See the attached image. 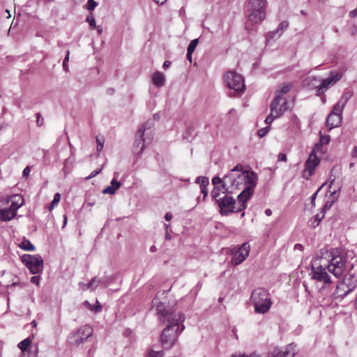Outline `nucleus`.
<instances>
[{
  "mask_svg": "<svg viewBox=\"0 0 357 357\" xmlns=\"http://www.w3.org/2000/svg\"><path fill=\"white\" fill-rule=\"evenodd\" d=\"M170 319H167L166 328L162 331L160 335V340L162 347L165 349H170L176 343L178 335L185 329L183 324L185 317L182 313H178L175 316H172Z\"/></svg>",
  "mask_w": 357,
  "mask_h": 357,
  "instance_id": "obj_1",
  "label": "nucleus"
},
{
  "mask_svg": "<svg viewBox=\"0 0 357 357\" xmlns=\"http://www.w3.org/2000/svg\"><path fill=\"white\" fill-rule=\"evenodd\" d=\"M226 179L229 181V189H240L241 185L249 186L252 180L257 184V175L254 172H249L243 170V166L241 164L236 165L231 172L226 175Z\"/></svg>",
  "mask_w": 357,
  "mask_h": 357,
  "instance_id": "obj_2",
  "label": "nucleus"
},
{
  "mask_svg": "<svg viewBox=\"0 0 357 357\" xmlns=\"http://www.w3.org/2000/svg\"><path fill=\"white\" fill-rule=\"evenodd\" d=\"M331 257L327 265V271L335 277L340 278L346 269L347 257L341 248H331L329 251Z\"/></svg>",
  "mask_w": 357,
  "mask_h": 357,
  "instance_id": "obj_3",
  "label": "nucleus"
},
{
  "mask_svg": "<svg viewBox=\"0 0 357 357\" xmlns=\"http://www.w3.org/2000/svg\"><path fill=\"white\" fill-rule=\"evenodd\" d=\"M250 301L255 306V311L257 313L264 314L271 307L272 302L268 297V292L264 288H257L252 291Z\"/></svg>",
  "mask_w": 357,
  "mask_h": 357,
  "instance_id": "obj_4",
  "label": "nucleus"
},
{
  "mask_svg": "<svg viewBox=\"0 0 357 357\" xmlns=\"http://www.w3.org/2000/svg\"><path fill=\"white\" fill-rule=\"evenodd\" d=\"M225 83L234 91L230 92V97H235L236 93H242L245 89L244 79L242 75L234 71H229L224 75Z\"/></svg>",
  "mask_w": 357,
  "mask_h": 357,
  "instance_id": "obj_5",
  "label": "nucleus"
},
{
  "mask_svg": "<svg viewBox=\"0 0 357 357\" xmlns=\"http://www.w3.org/2000/svg\"><path fill=\"white\" fill-rule=\"evenodd\" d=\"M93 332V328L90 326H82L69 334L67 339L68 343L72 347H77L86 342L92 336Z\"/></svg>",
  "mask_w": 357,
  "mask_h": 357,
  "instance_id": "obj_6",
  "label": "nucleus"
},
{
  "mask_svg": "<svg viewBox=\"0 0 357 357\" xmlns=\"http://www.w3.org/2000/svg\"><path fill=\"white\" fill-rule=\"evenodd\" d=\"M227 193H223L224 195L216 202L220 208V213L226 216L232 213L241 211V208H238L236 206V200L232 197L228 196Z\"/></svg>",
  "mask_w": 357,
  "mask_h": 357,
  "instance_id": "obj_7",
  "label": "nucleus"
},
{
  "mask_svg": "<svg viewBox=\"0 0 357 357\" xmlns=\"http://www.w3.org/2000/svg\"><path fill=\"white\" fill-rule=\"evenodd\" d=\"M21 259L31 273L36 275L43 271V259L40 255H24Z\"/></svg>",
  "mask_w": 357,
  "mask_h": 357,
  "instance_id": "obj_8",
  "label": "nucleus"
},
{
  "mask_svg": "<svg viewBox=\"0 0 357 357\" xmlns=\"http://www.w3.org/2000/svg\"><path fill=\"white\" fill-rule=\"evenodd\" d=\"M153 139V133L147 132L146 136L138 137L137 132L135 135V140L132 146V152L137 155H140L146 145L150 144Z\"/></svg>",
  "mask_w": 357,
  "mask_h": 357,
  "instance_id": "obj_9",
  "label": "nucleus"
},
{
  "mask_svg": "<svg viewBox=\"0 0 357 357\" xmlns=\"http://www.w3.org/2000/svg\"><path fill=\"white\" fill-rule=\"evenodd\" d=\"M153 305L156 307L157 314L160 322L165 323L167 319H170L172 316L178 314L172 309H167L164 307V303L161 302L158 296H156L152 301Z\"/></svg>",
  "mask_w": 357,
  "mask_h": 357,
  "instance_id": "obj_10",
  "label": "nucleus"
},
{
  "mask_svg": "<svg viewBox=\"0 0 357 357\" xmlns=\"http://www.w3.org/2000/svg\"><path fill=\"white\" fill-rule=\"evenodd\" d=\"M311 269V278L312 280H317L318 282H322L326 284L331 283V276L326 271L327 266L323 267L321 265H319L315 267L314 265H312Z\"/></svg>",
  "mask_w": 357,
  "mask_h": 357,
  "instance_id": "obj_11",
  "label": "nucleus"
},
{
  "mask_svg": "<svg viewBox=\"0 0 357 357\" xmlns=\"http://www.w3.org/2000/svg\"><path fill=\"white\" fill-rule=\"evenodd\" d=\"M288 109L287 102L283 98L275 94L273 102L271 104V110L275 113V117L281 116Z\"/></svg>",
  "mask_w": 357,
  "mask_h": 357,
  "instance_id": "obj_12",
  "label": "nucleus"
},
{
  "mask_svg": "<svg viewBox=\"0 0 357 357\" xmlns=\"http://www.w3.org/2000/svg\"><path fill=\"white\" fill-rule=\"evenodd\" d=\"M250 182L251 185L245 187L243 191L237 197V199L238 201V208H241V211L246 208V202L252 195L254 190L257 185L253 180Z\"/></svg>",
  "mask_w": 357,
  "mask_h": 357,
  "instance_id": "obj_13",
  "label": "nucleus"
},
{
  "mask_svg": "<svg viewBox=\"0 0 357 357\" xmlns=\"http://www.w3.org/2000/svg\"><path fill=\"white\" fill-rule=\"evenodd\" d=\"M250 250V246L249 243L248 242L243 243L235 252L231 259V263L234 266H238L241 264L248 257Z\"/></svg>",
  "mask_w": 357,
  "mask_h": 357,
  "instance_id": "obj_14",
  "label": "nucleus"
},
{
  "mask_svg": "<svg viewBox=\"0 0 357 357\" xmlns=\"http://www.w3.org/2000/svg\"><path fill=\"white\" fill-rule=\"evenodd\" d=\"M10 202V205L9 208H10L13 211H15L16 214L17 209L24 204V200L22 196L20 195H14L0 199V206L8 204Z\"/></svg>",
  "mask_w": 357,
  "mask_h": 357,
  "instance_id": "obj_15",
  "label": "nucleus"
},
{
  "mask_svg": "<svg viewBox=\"0 0 357 357\" xmlns=\"http://www.w3.org/2000/svg\"><path fill=\"white\" fill-rule=\"evenodd\" d=\"M319 160L314 156L313 159H311V157L305 162V169L303 171V177L306 180L310 179V178L314 174L315 167L319 165Z\"/></svg>",
  "mask_w": 357,
  "mask_h": 357,
  "instance_id": "obj_16",
  "label": "nucleus"
},
{
  "mask_svg": "<svg viewBox=\"0 0 357 357\" xmlns=\"http://www.w3.org/2000/svg\"><path fill=\"white\" fill-rule=\"evenodd\" d=\"M296 345L291 343L285 347L284 350H280L279 348H275L271 357H288L291 355L294 357L296 355L295 348Z\"/></svg>",
  "mask_w": 357,
  "mask_h": 357,
  "instance_id": "obj_17",
  "label": "nucleus"
},
{
  "mask_svg": "<svg viewBox=\"0 0 357 357\" xmlns=\"http://www.w3.org/2000/svg\"><path fill=\"white\" fill-rule=\"evenodd\" d=\"M266 18V11L257 10L256 8H250L248 16V21L253 24H258Z\"/></svg>",
  "mask_w": 357,
  "mask_h": 357,
  "instance_id": "obj_18",
  "label": "nucleus"
},
{
  "mask_svg": "<svg viewBox=\"0 0 357 357\" xmlns=\"http://www.w3.org/2000/svg\"><path fill=\"white\" fill-rule=\"evenodd\" d=\"M342 78V75L335 72H331L330 76L324 79H321L319 84L327 90L330 86H333Z\"/></svg>",
  "mask_w": 357,
  "mask_h": 357,
  "instance_id": "obj_19",
  "label": "nucleus"
},
{
  "mask_svg": "<svg viewBox=\"0 0 357 357\" xmlns=\"http://www.w3.org/2000/svg\"><path fill=\"white\" fill-rule=\"evenodd\" d=\"M347 286L345 284L340 282L337 284L335 290L333 294V299L342 301L345 298L346 296L349 294L351 292H347Z\"/></svg>",
  "mask_w": 357,
  "mask_h": 357,
  "instance_id": "obj_20",
  "label": "nucleus"
},
{
  "mask_svg": "<svg viewBox=\"0 0 357 357\" xmlns=\"http://www.w3.org/2000/svg\"><path fill=\"white\" fill-rule=\"evenodd\" d=\"M342 116L334 115L333 114H329L326 119V125L329 130L340 126L342 122Z\"/></svg>",
  "mask_w": 357,
  "mask_h": 357,
  "instance_id": "obj_21",
  "label": "nucleus"
},
{
  "mask_svg": "<svg viewBox=\"0 0 357 357\" xmlns=\"http://www.w3.org/2000/svg\"><path fill=\"white\" fill-rule=\"evenodd\" d=\"M342 284H345L347 286V292H352L357 287V280L354 277V275H346L343 280L341 282Z\"/></svg>",
  "mask_w": 357,
  "mask_h": 357,
  "instance_id": "obj_22",
  "label": "nucleus"
},
{
  "mask_svg": "<svg viewBox=\"0 0 357 357\" xmlns=\"http://www.w3.org/2000/svg\"><path fill=\"white\" fill-rule=\"evenodd\" d=\"M212 183L214 186H219L220 185L222 188L224 190L222 193L229 192V181L226 179V175L222 178H220L218 176H215L212 178Z\"/></svg>",
  "mask_w": 357,
  "mask_h": 357,
  "instance_id": "obj_23",
  "label": "nucleus"
},
{
  "mask_svg": "<svg viewBox=\"0 0 357 357\" xmlns=\"http://www.w3.org/2000/svg\"><path fill=\"white\" fill-rule=\"evenodd\" d=\"M16 215L15 211L10 208H0V220L3 222L9 221Z\"/></svg>",
  "mask_w": 357,
  "mask_h": 357,
  "instance_id": "obj_24",
  "label": "nucleus"
},
{
  "mask_svg": "<svg viewBox=\"0 0 357 357\" xmlns=\"http://www.w3.org/2000/svg\"><path fill=\"white\" fill-rule=\"evenodd\" d=\"M321 82V79H319L318 77L316 76H310L306 77L303 80V86L305 87H307L310 89H315L318 85L319 84V82Z\"/></svg>",
  "mask_w": 357,
  "mask_h": 357,
  "instance_id": "obj_25",
  "label": "nucleus"
},
{
  "mask_svg": "<svg viewBox=\"0 0 357 357\" xmlns=\"http://www.w3.org/2000/svg\"><path fill=\"white\" fill-rule=\"evenodd\" d=\"M153 126V121L149 120L146 121L137 131L138 137L146 136L147 132L153 133L152 127Z\"/></svg>",
  "mask_w": 357,
  "mask_h": 357,
  "instance_id": "obj_26",
  "label": "nucleus"
},
{
  "mask_svg": "<svg viewBox=\"0 0 357 357\" xmlns=\"http://www.w3.org/2000/svg\"><path fill=\"white\" fill-rule=\"evenodd\" d=\"M153 84L158 88L163 86L165 84V77L160 71H156L152 76Z\"/></svg>",
  "mask_w": 357,
  "mask_h": 357,
  "instance_id": "obj_27",
  "label": "nucleus"
},
{
  "mask_svg": "<svg viewBox=\"0 0 357 357\" xmlns=\"http://www.w3.org/2000/svg\"><path fill=\"white\" fill-rule=\"evenodd\" d=\"M266 0H250V8H256L257 10L266 11Z\"/></svg>",
  "mask_w": 357,
  "mask_h": 357,
  "instance_id": "obj_28",
  "label": "nucleus"
},
{
  "mask_svg": "<svg viewBox=\"0 0 357 357\" xmlns=\"http://www.w3.org/2000/svg\"><path fill=\"white\" fill-rule=\"evenodd\" d=\"M291 84L289 83H284L281 87L276 91L275 94L279 95L280 97H283L284 95L289 93L291 89Z\"/></svg>",
  "mask_w": 357,
  "mask_h": 357,
  "instance_id": "obj_29",
  "label": "nucleus"
},
{
  "mask_svg": "<svg viewBox=\"0 0 357 357\" xmlns=\"http://www.w3.org/2000/svg\"><path fill=\"white\" fill-rule=\"evenodd\" d=\"M335 191L333 192H331V197H332L331 200H327L326 203L324 204V206L321 208V213H325L326 211L330 209L331 206H333V203L335 202Z\"/></svg>",
  "mask_w": 357,
  "mask_h": 357,
  "instance_id": "obj_30",
  "label": "nucleus"
},
{
  "mask_svg": "<svg viewBox=\"0 0 357 357\" xmlns=\"http://www.w3.org/2000/svg\"><path fill=\"white\" fill-rule=\"evenodd\" d=\"M342 102H337L333 107L332 112L330 114H333L334 115L342 116V113L344 105L341 104Z\"/></svg>",
  "mask_w": 357,
  "mask_h": 357,
  "instance_id": "obj_31",
  "label": "nucleus"
},
{
  "mask_svg": "<svg viewBox=\"0 0 357 357\" xmlns=\"http://www.w3.org/2000/svg\"><path fill=\"white\" fill-rule=\"evenodd\" d=\"M20 247L24 250L29 251H34L35 246L28 240H24L20 245Z\"/></svg>",
  "mask_w": 357,
  "mask_h": 357,
  "instance_id": "obj_32",
  "label": "nucleus"
},
{
  "mask_svg": "<svg viewBox=\"0 0 357 357\" xmlns=\"http://www.w3.org/2000/svg\"><path fill=\"white\" fill-rule=\"evenodd\" d=\"M222 190L224 191V190L222 188V186H214L213 190L211 191V197L213 199L217 202L218 199L221 197L220 192Z\"/></svg>",
  "mask_w": 357,
  "mask_h": 357,
  "instance_id": "obj_33",
  "label": "nucleus"
},
{
  "mask_svg": "<svg viewBox=\"0 0 357 357\" xmlns=\"http://www.w3.org/2000/svg\"><path fill=\"white\" fill-rule=\"evenodd\" d=\"M60 199H61V195L59 192L56 193L54 195L53 200L52 201V202L50 203V204L48 207L49 211H51L52 210H53V208L55 207V206H56L59 204Z\"/></svg>",
  "mask_w": 357,
  "mask_h": 357,
  "instance_id": "obj_34",
  "label": "nucleus"
},
{
  "mask_svg": "<svg viewBox=\"0 0 357 357\" xmlns=\"http://www.w3.org/2000/svg\"><path fill=\"white\" fill-rule=\"evenodd\" d=\"M31 342L29 338H26L18 344V347L22 351H25L31 344Z\"/></svg>",
  "mask_w": 357,
  "mask_h": 357,
  "instance_id": "obj_35",
  "label": "nucleus"
},
{
  "mask_svg": "<svg viewBox=\"0 0 357 357\" xmlns=\"http://www.w3.org/2000/svg\"><path fill=\"white\" fill-rule=\"evenodd\" d=\"M281 36V33H279L277 29L270 31L266 35V40H274L280 38Z\"/></svg>",
  "mask_w": 357,
  "mask_h": 357,
  "instance_id": "obj_36",
  "label": "nucleus"
},
{
  "mask_svg": "<svg viewBox=\"0 0 357 357\" xmlns=\"http://www.w3.org/2000/svg\"><path fill=\"white\" fill-rule=\"evenodd\" d=\"M96 303H98L97 305L94 306L91 305L87 301L84 302V305L88 307L89 310L91 311H93L95 312H99L102 310V306L98 303V301H97Z\"/></svg>",
  "mask_w": 357,
  "mask_h": 357,
  "instance_id": "obj_37",
  "label": "nucleus"
},
{
  "mask_svg": "<svg viewBox=\"0 0 357 357\" xmlns=\"http://www.w3.org/2000/svg\"><path fill=\"white\" fill-rule=\"evenodd\" d=\"M196 183L200 184V188L208 186L209 184L208 178L206 176H198L196 178Z\"/></svg>",
  "mask_w": 357,
  "mask_h": 357,
  "instance_id": "obj_38",
  "label": "nucleus"
},
{
  "mask_svg": "<svg viewBox=\"0 0 357 357\" xmlns=\"http://www.w3.org/2000/svg\"><path fill=\"white\" fill-rule=\"evenodd\" d=\"M351 96L352 93H351L350 91L344 92L338 102H342L341 104L345 106L348 100L351 98Z\"/></svg>",
  "mask_w": 357,
  "mask_h": 357,
  "instance_id": "obj_39",
  "label": "nucleus"
},
{
  "mask_svg": "<svg viewBox=\"0 0 357 357\" xmlns=\"http://www.w3.org/2000/svg\"><path fill=\"white\" fill-rule=\"evenodd\" d=\"M324 214L325 213H318L314 217V221L312 222V226L313 227H317L320 222L321 221V220L324 218Z\"/></svg>",
  "mask_w": 357,
  "mask_h": 357,
  "instance_id": "obj_40",
  "label": "nucleus"
},
{
  "mask_svg": "<svg viewBox=\"0 0 357 357\" xmlns=\"http://www.w3.org/2000/svg\"><path fill=\"white\" fill-rule=\"evenodd\" d=\"M105 139L103 137H96V143H97V151L100 152L102 151L104 146Z\"/></svg>",
  "mask_w": 357,
  "mask_h": 357,
  "instance_id": "obj_41",
  "label": "nucleus"
},
{
  "mask_svg": "<svg viewBox=\"0 0 357 357\" xmlns=\"http://www.w3.org/2000/svg\"><path fill=\"white\" fill-rule=\"evenodd\" d=\"M198 43H199L198 38H195V39L191 40L190 44L188 45L187 51H188L190 52H193L195 51Z\"/></svg>",
  "mask_w": 357,
  "mask_h": 357,
  "instance_id": "obj_42",
  "label": "nucleus"
},
{
  "mask_svg": "<svg viewBox=\"0 0 357 357\" xmlns=\"http://www.w3.org/2000/svg\"><path fill=\"white\" fill-rule=\"evenodd\" d=\"M288 26H289V22H288V21L285 20V21H282V22H280L276 29L278 30V31L279 33H281V34H282V32L288 28Z\"/></svg>",
  "mask_w": 357,
  "mask_h": 357,
  "instance_id": "obj_43",
  "label": "nucleus"
},
{
  "mask_svg": "<svg viewBox=\"0 0 357 357\" xmlns=\"http://www.w3.org/2000/svg\"><path fill=\"white\" fill-rule=\"evenodd\" d=\"M86 21L89 22L91 28H96V20L91 13L87 16Z\"/></svg>",
  "mask_w": 357,
  "mask_h": 357,
  "instance_id": "obj_44",
  "label": "nucleus"
},
{
  "mask_svg": "<svg viewBox=\"0 0 357 357\" xmlns=\"http://www.w3.org/2000/svg\"><path fill=\"white\" fill-rule=\"evenodd\" d=\"M163 355H164V353L162 351H155L153 350H151L149 352L147 357H163Z\"/></svg>",
  "mask_w": 357,
  "mask_h": 357,
  "instance_id": "obj_45",
  "label": "nucleus"
},
{
  "mask_svg": "<svg viewBox=\"0 0 357 357\" xmlns=\"http://www.w3.org/2000/svg\"><path fill=\"white\" fill-rule=\"evenodd\" d=\"M269 130H270L269 126H266L265 128H261V129L258 130V131H257L258 136L259 137H263L268 134Z\"/></svg>",
  "mask_w": 357,
  "mask_h": 357,
  "instance_id": "obj_46",
  "label": "nucleus"
},
{
  "mask_svg": "<svg viewBox=\"0 0 357 357\" xmlns=\"http://www.w3.org/2000/svg\"><path fill=\"white\" fill-rule=\"evenodd\" d=\"M98 3L94 0H88L86 4V8L89 11H92L97 6Z\"/></svg>",
  "mask_w": 357,
  "mask_h": 357,
  "instance_id": "obj_47",
  "label": "nucleus"
},
{
  "mask_svg": "<svg viewBox=\"0 0 357 357\" xmlns=\"http://www.w3.org/2000/svg\"><path fill=\"white\" fill-rule=\"evenodd\" d=\"M69 56H70V51L67 50L66 51V56H65V58L63 59V68L64 70H66V71L68 70V66L67 64V62L69 60Z\"/></svg>",
  "mask_w": 357,
  "mask_h": 357,
  "instance_id": "obj_48",
  "label": "nucleus"
},
{
  "mask_svg": "<svg viewBox=\"0 0 357 357\" xmlns=\"http://www.w3.org/2000/svg\"><path fill=\"white\" fill-rule=\"evenodd\" d=\"M99 282L96 280V278H94L91 280V281L89 282L88 288L95 289L98 286Z\"/></svg>",
  "mask_w": 357,
  "mask_h": 357,
  "instance_id": "obj_49",
  "label": "nucleus"
},
{
  "mask_svg": "<svg viewBox=\"0 0 357 357\" xmlns=\"http://www.w3.org/2000/svg\"><path fill=\"white\" fill-rule=\"evenodd\" d=\"M36 116L37 118L36 123L38 126H42L44 124V119L41 116L40 113H36Z\"/></svg>",
  "mask_w": 357,
  "mask_h": 357,
  "instance_id": "obj_50",
  "label": "nucleus"
},
{
  "mask_svg": "<svg viewBox=\"0 0 357 357\" xmlns=\"http://www.w3.org/2000/svg\"><path fill=\"white\" fill-rule=\"evenodd\" d=\"M115 189L112 187L111 185L107 186L102 190V193L104 194H109V195H113L115 193Z\"/></svg>",
  "mask_w": 357,
  "mask_h": 357,
  "instance_id": "obj_51",
  "label": "nucleus"
},
{
  "mask_svg": "<svg viewBox=\"0 0 357 357\" xmlns=\"http://www.w3.org/2000/svg\"><path fill=\"white\" fill-rule=\"evenodd\" d=\"M276 117L275 116V113H273V112H271V114L268 116H267V117L266 118L265 123L266 124H270L273 121V120Z\"/></svg>",
  "mask_w": 357,
  "mask_h": 357,
  "instance_id": "obj_52",
  "label": "nucleus"
},
{
  "mask_svg": "<svg viewBox=\"0 0 357 357\" xmlns=\"http://www.w3.org/2000/svg\"><path fill=\"white\" fill-rule=\"evenodd\" d=\"M331 137L329 135H322L320 138V142L321 144H328L330 142Z\"/></svg>",
  "mask_w": 357,
  "mask_h": 357,
  "instance_id": "obj_53",
  "label": "nucleus"
},
{
  "mask_svg": "<svg viewBox=\"0 0 357 357\" xmlns=\"http://www.w3.org/2000/svg\"><path fill=\"white\" fill-rule=\"evenodd\" d=\"M102 169V167H100V169H96V170L93 171V172L90 174V175H89V176H88L87 177H86V180H89V179H91V178H93V177H95L96 175H98L99 173H100V172H101Z\"/></svg>",
  "mask_w": 357,
  "mask_h": 357,
  "instance_id": "obj_54",
  "label": "nucleus"
},
{
  "mask_svg": "<svg viewBox=\"0 0 357 357\" xmlns=\"http://www.w3.org/2000/svg\"><path fill=\"white\" fill-rule=\"evenodd\" d=\"M324 185H322L321 187H319L318 188V190L311 196L310 199H311V204L312 205L313 207L315 206V199L317 198V194L319 192V191L321 189V188L323 187Z\"/></svg>",
  "mask_w": 357,
  "mask_h": 357,
  "instance_id": "obj_55",
  "label": "nucleus"
},
{
  "mask_svg": "<svg viewBox=\"0 0 357 357\" xmlns=\"http://www.w3.org/2000/svg\"><path fill=\"white\" fill-rule=\"evenodd\" d=\"M315 89H317L316 95L317 96H322L326 91L324 88H322V86L320 84Z\"/></svg>",
  "mask_w": 357,
  "mask_h": 357,
  "instance_id": "obj_56",
  "label": "nucleus"
},
{
  "mask_svg": "<svg viewBox=\"0 0 357 357\" xmlns=\"http://www.w3.org/2000/svg\"><path fill=\"white\" fill-rule=\"evenodd\" d=\"M111 186L115 189V191H116L121 187V183L116 179L113 178L111 181Z\"/></svg>",
  "mask_w": 357,
  "mask_h": 357,
  "instance_id": "obj_57",
  "label": "nucleus"
},
{
  "mask_svg": "<svg viewBox=\"0 0 357 357\" xmlns=\"http://www.w3.org/2000/svg\"><path fill=\"white\" fill-rule=\"evenodd\" d=\"M40 281V277L39 275H35L31 278V282L39 285Z\"/></svg>",
  "mask_w": 357,
  "mask_h": 357,
  "instance_id": "obj_58",
  "label": "nucleus"
},
{
  "mask_svg": "<svg viewBox=\"0 0 357 357\" xmlns=\"http://www.w3.org/2000/svg\"><path fill=\"white\" fill-rule=\"evenodd\" d=\"M201 188V192L203 194V200L204 201L208 196V189L207 186H203Z\"/></svg>",
  "mask_w": 357,
  "mask_h": 357,
  "instance_id": "obj_59",
  "label": "nucleus"
},
{
  "mask_svg": "<svg viewBox=\"0 0 357 357\" xmlns=\"http://www.w3.org/2000/svg\"><path fill=\"white\" fill-rule=\"evenodd\" d=\"M30 172H31V168H30V167H29V166H26V167L24 169V170H23V172H22L23 176H26H26H29V174H30Z\"/></svg>",
  "mask_w": 357,
  "mask_h": 357,
  "instance_id": "obj_60",
  "label": "nucleus"
},
{
  "mask_svg": "<svg viewBox=\"0 0 357 357\" xmlns=\"http://www.w3.org/2000/svg\"><path fill=\"white\" fill-rule=\"evenodd\" d=\"M278 161H282L286 162L287 161V156L284 153H280L278 155Z\"/></svg>",
  "mask_w": 357,
  "mask_h": 357,
  "instance_id": "obj_61",
  "label": "nucleus"
},
{
  "mask_svg": "<svg viewBox=\"0 0 357 357\" xmlns=\"http://www.w3.org/2000/svg\"><path fill=\"white\" fill-rule=\"evenodd\" d=\"M303 248H304L303 245L300 243H296L294 245V250H298L303 251Z\"/></svg>",
  "mask_w": 357,
  "mask_h": 357,
  "instance_id": "obj_62",
  "label": "nucleus"
},
{
  "mask_svg": "<svg viewBox=\"0 0 357 357\" xmlns=\"http://www.w3.org/2000/svg\"><path fill=\"white\" fill-rule=\"evenodd\" d=\"M231 357H247L245 354L235 353L231 355Z\"/></svg>",
  "mask_w": 357,
  "mask_h": 357,
  "instance_id": "obj_63",
  "label": "nucleus"
},
{
  "mask_svg": "<svg viewBox=\"0 0 357 357\" xmlns=\"http://www.w3.org/2000/svg\"><path fill=\"white\" fill-rule=\"evenodd\" d=\"M165 218L167 221H169L172 219V215L170 212H167L166 213L165 215Z\"/></svg>",
  "mask_w": 357,
  "mask_h": 357,
  "instance_id": "obj_64",
  "label": "nucleus"
}]
</instances>
